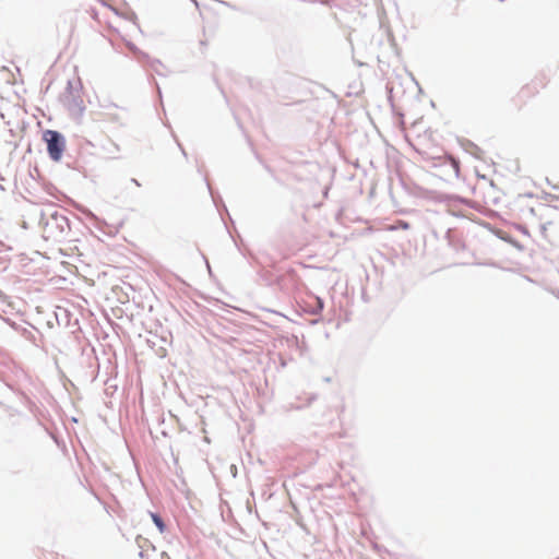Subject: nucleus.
Masks as SVG:
<instances>
[{
  "label": "nucleus",
  "mask_w": 559,
  "mask_h": 559,
  "mask_svg": "<svg viewBox=\"0 0 559 559\" xmlns=\"http://www.w3.org/2000/svg\"><path fill=\"white\" fill-rule=\"evenodd\" d=\"M44 139L47 142V150L51 159L58 162L64 150V142L61 135L53 130H47L44 134Z\"/></svg>",
  "instance_id": "1"
},
{
  "label": "nucleus",
  "mask_w": 559,
  "mask_h": 559,
  "mask_svg": "<svg viewBox=\"0 0 559 559\" xmlns=\"http://www.w3.org/2000/svg\"><path fill=\"white\" fill-rule=\"evenodd\" d=\"M144 543L147 544L146 547L140 545V547L142 548L140 552L142 559H171L166 551L158 550L155 546L151 545L146 539H144Z\"/></svg>",
  "instance_id": "2"
},
{
  "label": "nucleus",
  "mask_w": 559,
  "mask_h": 559,
  "mask_svg": "<svg viewBox=\"0 0 559 559\" xmlns=\"http://www.w3.org/2000/svg\"><path fill=\"white\" fill-rule=\"evenodd\" d=\"M537 93H538V88L535 85H526L521 91V94L524 98H530Z\"/></svg>",
  "instance_id": "3"
},
{
  "label": "nucleus",
  "mask_w": 559,
  "mask_h": 559,
  "mask_svg": "<svg viewBox=\"0 0 559 559\" xmlns=\"http://www.w3.org/2000/svg\"><path fill=\"white\" fill-rule=\"evenodd\" d=\"M151 518H152L153 522L155 523V525L157 526V528L159 530V532L164 533L166 530V525H165L164 521L162 520V518L159 515H157L156 513H151Z\"/></svg>",
  "instance_id": "4"
},
{
  "label": "nucleus",
  "mask_w": 559,
  "mask_h": 559,
  "mask_svg": "<svg viewBox=\"0 0 559 559\" xmlns=\"http://www.w3.org/2000/svg\"><path fill=\"white\" fill-rule=\"evenodd\" d=\"M401 226H402V228H404V229L408 228V224H407V223H404V222H401Z\"/></svg>",
  "instance_id": "5"
}]
</instances>
